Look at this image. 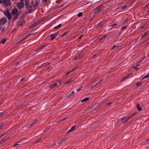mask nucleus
I'll return each mask as SVG.
<instances>
[{
	"instance_id": "nucleus-22",
	"label": "nucleus",
	"mask_w": 149,
	"mask_h": 149,
	"mask_svg": "<svg viewBox=\"0 0 149 149\" xmlns=\"http://www.w3.org/2000/svg\"><path fill=\"white\" fill-rule=\"evenodd\" d=\"M73 81V80L72 79H70L68 81H66L64 83V85H66L68 83H70V82H71V81Z\"/></svg>"
},
{
	"instance_id": "nucleus-47",
	"label": "nucleus",
	"mask_w": 149,
	"mask_h": 149,
	"mask_svg": "<svg viewBox=\"0 0 149 149\" xmlns=\"http://www.w3.org/2000/svg\"><path fill=\"white\" fill-rule=\"evenodd\" d=\"M26 38H27L26 37V36H25L24 38H22L21 40L19 41V42H21L22 40H25V39H26Z\"/></svg>"
},
{
	"instance_id": "nucleus-62",
	"label": "nucleus",
	"mask_w": 149,
	"mask_h": 149,
	"mask_svg": "<svg viewBox=\"0 0 149 149\" xmlns=\"http://www.w3.org/2000/svg\"><path fill=\"white\" fill-rule=\"evenodd\" d=\"M6 134V133H4V134H2L1 135V137H2L3 136L5 135Z\"/></svg>"
},
{
	"instance_id": "nucleus-29",
	"label": "nucleus",
	"mask_w": 149,
	"mask_h": 149,
	"mask_svg": "<svg viewBox=\"0 0 149 149\" xmlns=\"http://www.w3.org/2000/svg\"><path fill=\"white\" fill-rule=\"evenodd\" d=\"M6 41V40L5 39H2L1 42H0V43H2L3 44H4Z\"/></svg>"
},
{
	"instance_id": "nucleus-48",
	"label": "nucleus",
	"mask_w": 149,
	"mask_h": 149,
	"mask_svg": "<svg viewBox=\"0 0 149 149\" xmlns=\"http://www.w3.org/2000/svg\"><path fill=\"white\" fill-rule=\"evenodd\" d=\"M35 31V30H32L31 32L29 33H31V35L33 34V33Z\"/></svg>"
},
{
	"instance_id": "nucleus-31",
	"label": "nucleus",
	"mask_w": 149,
	"mask_h": 149,
	"mask_svg": "<svg viewBox=\"0 0 149 149\" xmlns=\"http://www.w3.org/2000/svg\"><path fill=\"white\" fill-rule=\"evenodd\" d=\"M103 25V24L102 23L100 24H99L97 25L96 27L97 29L100 28L101 26H102Z\"/></svg>"
},
{
	"instance_id": "nucleus-9",
	"label": "nucleus",
	"mask_w": 149,
	"mask_h": 149,
	"mask_svg": "<svg viewBox=\"0 0 149 149\" xmlns=\"http://www.w3.org/2000/svg\"><path fill=\"white\" fill-rule=\"evenodd\" d=\"M25 4L26 8H32V6L29 4V1H26Z\"/></svg>"
},
{
	"instance_id": "nucleus-28",
	"label": "nucleus",
	"mask_w": 149,
	"mask_h": 149,
	"mask_svg": "<svg viewBox=\"0 0 149 149\" xmlns=\"http://www.w3.org/2000/svg\"><path fill=\"white\" fill-rule=\"evenodd\" d=\"M127 27V25L125 26H123L121 28V30H122L121 31V32L122 31V30H124Z\"/></svg>"
},
{
	"instance_id": "nucleus-44",
	"label": "nucleus",
	"mask_w": 149,
	"mask_h": 149,
	"mask_svg": "<svg viewBox=\"0 0 149 149\" xmlns=\"http://www.w3.org/2000/svg\"><path fill=\"white\" fill-rule=\"evenodd\" d=\"M49 128H48V127H47V128H46L44 130H43V132H46L47 131V130H48L49 129Z\"/></svg>"
},
{
	"instance_id": "nucleus-50",
	"label": "nucleus",
	"mask_w": 149,
	"mask_h": 149,
	"mask_svg": "<svg viewBox=\"0 0 149 149\" xmlns=\"http://www.w3.org/2000/svg\"><path fill=\"white\" fill-rule=\"evenodd\" d=\"M100 81L98 82L97 83L95 84L94 85V86H95V87L96 86L100 84Z\"/></svg>"
},
{
	"instance_id": "nucleus-43",
	"label": "nucleus",
	"mask_w": 149,
	"mask_h": 149,
	"mask_svg": "<svg viewBox=\"0 0 149 149\" xmlns=\"http://www.w3.org/2000/svg\"><path fill=\"white\" fill-rule=\"evenodd\" d=\"M126 119V117L125 116H124V117H122L121 118V120L123 121V123H123V121H125L124 120L125 119Z\"/></svg>"
},
{
	"instance_id": "nucleus-10",
	"label": "nucleus",
	"mask_w": 149,
	"mask_h": 149,
	"mask_svg": "<svg viewBox=\"0 0 149 149\" xmlns=\"http://www.w3.org/2000/svg\"><path fill=\"white\" fill-rule=\"evenodd\" d=\"M25 23L24 21V19H20L19 22L18 24L19 26H22Z\"/></svg>"
},
{
	"instance_id": "nucleus-55",
	"label": "nucleus",
	"mask_w": 149,
	"mask_h": 149,
	"mask_svg": "<svg viewBox=\"0 0 149 149\" xmlns=\"http://www.w3.org/2000/svg\"><path fill=\"white\" fill-rule=\"evenodd\" d=\"M136 114V112L134 113L133 114L131 115V116H132V117H134Z\"/></svg>"
},
{
	"instance_id": "nucleus-52",
	"label": "nucleus",
	"mask_w": 149,
	"mask_h": 149,
	"mask_svg": "<svg viewBox=\"0 0 149 149\" xmlns=\"http://www.w3.org/2000/svg\"><path fill=\"white\" fill-rule=\"evenodd\" d=\"M116 24H112L111 25V26H112V27H115L116 25Z\"/></svg>"
},
{
	"instance_id": "nucleus-23",
	"label": "nucleus",
	"mask_w": 149,
	"mask_h": 149,
	"mask_svg": "<svg viewBox=\"0 0 149 149\" xmlns=\"http://www.w3.org/2000/svg\"><path fill=\"white\" fill-rule=\"evenodd\" d=\"M19 143H21L20 141L17 142L14 145V147H17L19 145Z\"/></svg>"
},
{
	"instance_id": "nucleus-24",
	"label": "nucleus",
	"mask_w": 149,
	"mask_h": 149,
	"mask_svg": "<svg viewBox=\"0 0 149 149\" xmlns=\"http://www.w3.org/2000/svg\"><path fill=\"white\" fill-rule=\"evenodd\" d=\"M65 139H63L62 140H60V141H58L57 143V144H58V145H59V144H60L61 143H62V142H63V141H65Z\"/></svg>"
},
{
	"instance_id": "nucleus-32",
	"label": "nucleus",
	"mask_w": 149,
	"mask_h": 149,
	"mask_svg": "<svg viewBox=\"0 0 149 149\" xmlns=\"http://www.w3.org/2000/svg\"><path fill=\"white\" fill-rule=\"evenodd\" d=\"M149 77V74H147V75L145 76L144 77L142 78V79L141 80H142L143 79H145V78H147L148 77Z\"/></svg>"
},
{
	"instance_id": "nucleus-25",
	"label": "nucleus",
	"mask_w": 149,
	"mask_h": 149,
	"mask_svg": "<svg viewBox=\"0 0 149 149\" xmlns=\"http://www.w3.org/2000/svg\"><path fill=\"white\" fill-rule=\"evenodd\" d=\"M131 75V74H130L127 76H125V77H124L122 79V80L123 81H124V80L126 79H127L128 78H129L130 77V76Z\"/></svg>"
},
{
	"instance_id": "nucleus-16",
	"label": "nucleus",
	"mask_w": 149,
	"mask_h": 149,
	"mask_svg": "<svg viewBox=\"0 0 149 149\" xmlns=\"http://www.w3.org/2000/svg\"><path fill=\"white\" fill-rule=\"evenodd\" d=\"M76 126H74L72 127L71 129L67 131L68 133H69L73 130L76 128Z\"/></svg>"
},
{
	"instance_id": "nucleus-34",
	"label": "nucleus",
	"mask_w": 149,
	"mask_h": 149,
	"mask_svg": "<svg viewBox=\"0 0 149 149\" xmlns=\"http://www.w3.org/2000/svg\"><path fill=\"white\" fill-rule=\"evenodd\" d=\"M68 33V32H65L64 33L63 35H62L60 36L61 38H63L65 36V35Z\"/></svg>"
},
{
	"instance_id": "nucleus-54",
	"label": "nucleus",
	"mask_w": 149,
	"mask_h": 149,
	"mask_svg": "<svg viewBox=\"0 0 149 149\" xmlns=\"http://www.w3.org/2000/svg\"><path fill=\"white\" fill-rule=\"evenodd\" d=\"M3 126V124H2L0 126V130L2 129Z\"/></svg>"
},
{
	"instance_id": "nucleus-6",
	"label": "nucleus",
	"mask_w": 149,
	"mask_h": 149,
	"mask_svg": "<svg viewBox=\"0 0 149 149\" xmlns=\"http://www.w3.org/2000/svg\"><path fill=\"white\" fill-rule=\"evenodd\" d=\"M18 13H21V12L20 11L19 12L16 8H14L11 11L12 15H14Z\"/></svg>"
},
{
	"instance_id": "nucleus-49",
	"label": "nucleus",
	"mask_w": 149,
	"mask_h": 149,
	"mask_svg": "<svg viewBox=\"0 0 149 149\" xmlns=\"http://www.w3.org/2000/svg\"><path fill=\"white\" fill-rule=\"evenodd\" d=\"M100 81L98 82L97 83L95 84L94 85V86H95V87L96 86L100 84Z\"/></svg>"
},
{
	"instance_id": "nucleus-36",
	"label": "nucleus",
	"mask_w": 149,
	"mask_h": 149,
	"mask_svg": "<svg viewBox=\"0 0 149 149\" xmlns=\"http://www.w3.org/2000/svg\"><path fill=\"white\" fill-rule=\"evenodd\" d=\"M7 140H8V139H6L3 140H2L0 142V144L1 143H3L5 142V141H6Z\"/></svg>"
},
{
	"instance_id": "nucleus-42",
	"label": "nucleus",
	"mask_w": 149,
	"mask_h": 149,
	"mask_svg": "<svg viewBox=\"0 0 149 149\" xmlns=\"http://www.w3.org/2000/svg\"><path fill=\"white\" fill-rule=\"evenodd\" d=\"M33 11L32 8H30V9L28 10V12L29 13H31Z\"/></svg>"
},
{
	"instance_id": "nucleus-45",
	"label": "nucleus",
	"mask_w": 149,
	"mask_h": 149,
	"mask_svg": "<svg viewBox=\"0 0 149 149\" xmlns=\"http://www.w3.org/2000/svg\"><path fill=\"white\" fill-rule=\"evenodd\" d=\"M117 47V46L115 45H114L113 46V47L112 48V49H111V50H113L114 49H116V48Z\"/></svg>"
},
{
	"instance_id": "nucleus-37",
	"label": "nucleus",
	"mask_w": 149,
	"mask_h": 149,
	"mask_svg": "<svg viewBox=\"0 0 149 149\" xmlns=\"http://www.w3.org/2000/svg\"><path fill=\"white\" fill-rule=\"evenodd\" d=\"M77 67H76L75 68H74L73 69H72L71 71H69L67 74H69L70 72H72L73 71H74V70H75L76 69V68H77Z\"/></svg>"
},
{
	"instance_id": "nucleus-3",
	"label": "nucleus",
	"mask_w": 149,
	"mask_h": 149,
	"mask_svg": "<svg viewBox=\"0 0 149 149\" xmlns=\"http://www.w3.org/2000/svg\"><path fill=\"white\" fill-rule=\"evenodd\" d=\"M7 21V19L6 17H3L0 19V24L1 25H4L6 24Z\"/></svg>"
},
{
	"instance_id": "nucleus-26",
	"label": "nucleus",
	"mask_w": 149,
	"mask_h": 149,
	"mask_svg": "<svg viewBox=\"0 0 149 149\" xmlns=\"http://www.w3.org/2000/svg\"><path fill=\"white\" fill-rule=\"evenodd\" d=\"M88 100H89V98L88 97H87V98H84V99H82V100H81V102H83L85 101H87Z\"/></svg>"
},
{
	"instance_id": "nucleus-58",
	"label": "nucleus",
	"mask_w": 149,
	"mask_h": 149,
	"mask_svg": "<svg viewBox=\"0 0 149 149\" xmlns=\"http://www.w3.org/2000/svg\"><path fill=\"white\" fill-rule=\"evenodd\" d=\"M4 112H0V117L3 114Z\"/></svg>"
},
{
	"instance_id": "nucleus-11",
	"label": "nucleus",
	"mask_w": 149,
	"mask_h": 149,
	"mask_svg": "<svg viewBox=\"0 0 149 149\" xmlns=\"http://www.w3.org/2000/svg\"><path fill=\"white\" fill-rule=\"evenodd\" d=\"M21 14V13H18L14 15L15 16L13 19V22H14V21L16 20L18 18L19 16Z\"/></svg>"
},
{
	"instance_id": "nucleus-64",
	"label": "nucleus",
	"mask_w": 149,
	"mask_h": 149,
	"mask_svg": "<svg viewBox=\"0 0 149 149\" xmlns=\"http://www.w3.org/2000/svg\"><path fill=\"white\" fill-rule=\"evenodd\" d=\"M24 80V78H22V79H21L20 80V82H21V81H23Z\"/></svg>"
},
{
	"instance_id": "nucleus-61",
	"label": "nucleus",
	"mask_w": 149,
	"mask_h": 149,
	"mask_svg": "<svg viewBox=\"0 0 149 149\" xmlns=\"http://www.w3.org/2000/svg\"><path fill=\"white\" fill-rule=\"evenodd\" d=\"M112 102H110L107 103V105H110V104H112Z\"/></svg>"
},
{
	"instance_id": "nucleus-2",
	"label": "nucleus",
	"mask_w": 149,
	"mask_h": 149,
	"mask_svg": "<svg viewBox=\"0 0 149 149\" xmlns=\"http://www.w3.org/2000/svg\"><path fill=\"white\" fill-rule=\"evenodd\" d=\"M3 13L9 20L11 19V15L8 10H4Z\"/></svg>"
},
{
	"instance_id": "nucleus-41",
	"label": "nucleus",
	"mask_w": 149,
	"mask_h": 149,
	"mask_svg": "<svg viewBox=\"0 0 149 149\" xmlns=\"http://www.w3.org/2000/svg\"><path fill=\"white\" fill-rule=\"evenodd\" d=\"M61 25V24H59L57 26H55L54 27V29H56L58 28V27H60Z\"/></svg>"
},
{
	"instance_id": "nucleus-5",
	"label": "nucleus",
	"mask_w": 149,
	"mask_h": 149,
	"mask_svg": "<svg viewBox=\"0 0 149 149\" xmlns=\"http://www.w3.org/2000/svg\"><path fill=\"white\" fill-rule=\"evenodd\" d=\"M2 3H3L6 6H10L11 5V3L8 0H3L2 1Z\"/></svg>"
},
{
	"instance_id": "nucleus-12",
	"label": "nucleus",
	"mask_w": 149,
	"mask_h": 149,
	"mask_svg": "<svg viewBox=\"0 0 149 149\" xmlns=\"http://www.w3.org/2000/svg\"><path fill=\"white\" fill-rule=\"evenodd\" d=\"M37 122V120L35 121L32 123H31L28 125H27L26 127L27 128H30L32 126H33Z\"/></svg>"
},
{
	"instance_id": "nucleus-46",
	"label": "nucleus",
	"mask_w": 149,
	"mask_h": 149,
	"mask_svg": "<svg viewBox=\"0 0 149 149\" xmlns=\"http://www.w3.org/2000/svg\"><path fill=\"white\" fill-rule=\"evenodd\" d=\"M146 7L148 10V12L149 13V3L146 5Z\"/></svg>"
},
{
	"instance_id": "nucleus-60",
	"label": "nucleus",
	"mask_w": 149,
	"mask_h": 149,
	"mask_svg": "<svg viewBox=\"0 0 149 149\" xmlns=\"http://www.w3.org/2000/svg\"><path fill=\"white\" fill-rule=\"evenodd\" d=\"M63 121V119H62L60 120H59L58 122V123H61Z\"/></svg>"
},
{
	"instance_id": "nucleus-21",
	"label": "nucleus",
	"mask_w": 149,
	"mask_h": 149,
	"mask_svg": "<svg viewBox=\"0 0 149 149\" xmlns=\"http://www.w3.org/2000/svg\"><path fill=\"white\" fill-rule=\"evenodd\" d=\"M143 83L141 81H140L139 82H138L136 83V86L138 87H139L141 85L143 84Z\"/></svg>"
},
{
	"instance_id": "nucleus-1",
	"label": "nucleus",
	"mask_w": 149,
	"mask_h": 149,
	"mask_svg": "<svg viewBox=\"0 0 149 149\" xmlns=\"http://www.w3.org/2000/svg\"><path fill=\"white\" fill-rule=\"evenodd\" d=\"M103 7L102 5L97 7L95 8L93 14L95 15L97 13L101 12V11L103 10Z\"/></svg>"
},
{
	"instance_id": "nucleus-19",
	"label": "nucleus",
	"mask_w": 149,
	"mask_h": 149,
	"mask_svg": "<svg viewBox=\"0 0 149 149\" xmlns=\"http://www.w3.org/2000/svg\"><path fill=\"white\" fill-rule=\"evenodd\" d=\"M132 118V116H131V115L127 118L126 120H125V121H123V123H125L127 122L128 120Z\"/></svg>"
},
{
	"instance_id": "nucleus-63",
	"label": "nucleus",
	"mask_w": 149,
	"mask_h": 149,
	"mask_svg": "<svg viewBox=\"0 0 149 149\" xmlns=\"http://www.w3.org/2000/svg\"><path fill=\"white\" fill-rule=\"evenodd\" d=\"M81 89V88H79L78 89H77V90L78 91H79Z\"/></svg>"
},
{
	"instance_id": "nucleus-8",
	"label": "nucleus",
	"mask_w": 149,
	"mask_h": 149,
	"mask_svg": "<svg viewBox=\"0 0 149 149\" xmlns=\"http://www.w3.org/2000/svg\"><path fill=\"white\" fill-rule=\"evenodd\" d=\"M21 3H18V6L21 5L22 7L24 5V3H25L27 1H29V0H20Z\"/></svg>"
},
{
	"instance_id": "nucleus-56",
	"label": "nucleus",
	"mask_w": 149,
	"mask_h": 149,
	"mask_svg": "<svg viewBox=\"0 0 149 149\" xmlns=\"http://www.w3.org/2000/svg\"><path fill=\"white\" fill-rule=\"evenodd\" d=\"M136 114V112L134 113L133 114L131 115V116H132V117H134Z\"/></svg>"
},
{
	"instance_id": "nucleus-30",
	"label": "nucleus",
	"mask_w": 149,
	"mask_h": 149,
	"mask_svg": "<svg viewBox=\"0 0 149 149\" xmlns=\"http://www.w3.org/2000/svg\"><path fill=\"white\" fill-rule=\"evenodd\" d=\"M148 34H149V33L147 32H145L144 33V35L142 36L141 37V38H143V37H145L146 35Z\"/></svg>"
},
{
	"instance_id": "nucleus-7",
	"label": "nucleus",
	"mask_w": 149,
	"mask_h": 149,
	"mask_svg": "<svg viewBox=\"0 0 149 149\" xmlns=\"http://www.w3.org/2000/svg\"><path fill=\"white\" fill-rule=\"evenodd\" d=\"M39 0H34L32 1V4L34 7H36L38 4Z\"/></svg>"
},
{
	"instance_id": "nucleus-40",
	"label": "nucleus",
	"mask_w": 149,
	"mask_h": 149,
	"mask_svg": "<svg viewBox=\"0 0 149 149\" xmlns=\"http://www.w3.org/2000/svg\"><path fill=\"white\" fill-rule=\"evenodd\" d=\"M106 36H107V35L106 34L104 35L101 38H100L99 40H102L103 39H104V38H105L106 37Z\"/></svg>"
},
{
	"instance_id": "nucleus-38",
	"label": "nucleus",
	"mask_w": 149,
	"mask_h": 149,
	"mask_svg": "<svg viewBox=\"0 0 149 149\" xmlns=\"http://www.w3.org/2000/svg\"><path fill=\"white\" fill-rule=\"evenodd\" d=\"M83 15V13L81 12H79V13L77 15V16L78 17H80L81 16Z\"/></svg>"
},
{
	"instance_id": "nucleus-39",
	"label": "nucleus",
	"mask_w": 149,
	"mask_h": 149,
	"mask_svg": "<svg viewBox=\"0 0 149 149\" xmlns=\"http://www.w3.org/2000/svg\"><path fill=\"white\" fill-rule=\"evenodd\" d=\"M6 30H7V29H6V28H3L2 29V31L1 32V33H3V32H5L6 31Z\"/></svg>"
},
{
	"instance_id": "nucleus-59",
	"label": "nucleus",
	"mask_w": 149,
	"mask_h": 149,
	"mask_svg": "<svg viewBox=\"0 0 149 149\" xmlns=\"http://www.w3.org/2000/svg\"><path fill=\"white\" fill-rule=\"evenodd\" d=\"M146 58V57H144L143 58L141 59V60L139 61V62L141 61L142 60H144Z\"/></svg>"
},
{
	"instance_id": "nucleus-33",
	"label": "nucleus",
	"mask_w": 149,
	"mask_h": 149,
	"mask_svg": "<svg viewBox=\"0 0 149 149\" xmlns=\"http://www.w3.org/2000/svg\"><path fill=\"white\" fill-rule=\"evenodd\" d=\"M42 138H40L38 140H36L35 142L36 143H38L40 141L42 140Z\"/></svg>"
},
{
	"instance_id": "nucleus-15",
	"label": "nucleus",
	"mask_w": 149,
	"mask_h": 149,
	"mask_svg": "<svg viewBox=\"0 0 149 149\" xmlns=\"http://www.w3.org/2000/svg\"><path fill=\"white\" fill-rule=\"evenodd\" d=\"M46 46V45L45 44H44L41 46H40L37 48V50L38 51L42 48L45 47Z\"/></svg>"
},
{
	"instance_id": "nucleus-4",
	"label": "nucleus",
	"mask_w": 149,
	"mask_h": 149,
	"mask_svg": "<svg viewBox=\"0 0 149 149\" xmlns=\"http://www.w3.org/2000/svg\"><path fill=\"white\" fill-rule=\"evenodd\" d=\"M59 31H58L54 34L49 35V36L51 40H53L58 35Z\"/></svg>"
},
{
	"instance_id": "nucleus-57",
	"label": "nucleus",
	"mask_w": 149,
	"mask_h": 149,
	"mask_svg": "<svg viewBox=\"0 0 149 149\" xmlns=\"http://www.w3.org/2000/svg\"><path fill=\"white\" fill-rule=\"evenodd\" d=\"M136 114V112L134 113L133 114L131 115V116H132V117H134Z\"/></svg>"
},
{
	"instance_id": "nucleus-35",
	"label": "nucleus",
	"mask_w": 149,
	"mask_h": 149,
	"mask_svg": "<svg viewBox=\"0 0 149 149\" xmlns=\"http://www.w3.org/2000/svg\"><path fill=\"white\" fill-rule=\"evenodd\" d=\"M128 7L127 5H125L123 6L122 7V10H125L126 8Z\"/></svg>"
},
{
	"instance_id": "nucleus-13",
	"label": "nucleus",
	"mask_w": 149,
	"mask_h": 149,
	"mask_svg": "<svg viewBox=\"0 0 149 149\" xmlns=\"http://www.w3.org/2000/svg\"><path fill=\"white\" fill-rule=\"evenodd\" d=\"M58 85V84L57 83H55L54 84H51L49 85V87L51 88H52Z\"/></svg>"
},
{
	"instance_id": "nucleus-14",
	"label": "nucleus",
	"mask_w": 149,
	"mask_h": 149,
	"mask_svg": "<svg viewBox=\"0 0 149 149\" xmlns=\"http://www.w3.org/2000/svg\"><path fill=\"white\" fill-rule=\"evenodd\" d=\"M139 105V103L137 104H136V106L139 111H140L142 109V108L140 107Z\"/></svg>"
},
{
	"instance_id": "nucleus-17",
	"label": "nucleus",
	"mask_w": 149,
	"mask_h": 149,
	"mask_svg": "<svg viewBox=\"0 0 149 149\" xmlns=\"http://www.w3.org/2000/svg\"><path fill=\"white\" fill-rule=\"evenodd\" d=\"M38 24V22H36L34 24H33L32 25H31L30 26V28H32L33 27H34L35 26H36Z\"/></svg>"
},
{
	"instance_id": "nucleus-53",
	"label": "nucleus",
	"mask_w": 149,
	"mask_h": 149,
	"mask_svg": "<svg viewBox=\"0 0 149 149\" xmlns=\"http://www.w3.org/2000/svg\"><path fill=\"white\" fill-rule=\"evenodd\" d=\"M31 35V33H29L26 36H25L27 38L28 37H29V36H30Z\"/></svg>"
},
{
	"instance_id": "nucleus-20",
	"label": "nucleus",
	"mask_w": 149,
	"mask_h": 149,
	"mask_svg": "<svg viewBox=\"0 0 149 149\" xmlns=\"http://www.w3.org/2000/svg\"><path fill=\"white\" fill-rule=\"evenodd\" d=\"M96 104H95V105H93V106H91L89 107L88 108V110H90V109H95V105Z\"/></svg>"
},
{
	"instance_id": "nucleus-18",
	"label": "nucleus",
	"mask_w": 149,
	"mask_h": 149,
	"mask_svg": "<svg viewBox=\"0 0 149 149\" xmlns=\"http://www.w3.org/2000/svg\"><path fill=\"white\" fill-rule=\"evenodd\" d=\"M75 93V91H72L71 93H69V94L67 95V98H68L70 97L71 96L72 94H74Z\"/></svg>"
},
{
	"instance_id": "nucleus-51",
	"label": "nucleus",
	"mask_w": 149,
	"mask_h": 149,
	"mask_svg": "<svg viewBox=\"0 0 149 149\" xmlns=\"http://www.w3.org/2000/svg\"><path fill=\"white\" fill-rule=\"evenodd\" d=\"M100 81L98 82L97 83L95 84L94 85V86H95V87L96 86L100 84Z\"/></svg>"
},
{
	"instance_id": "nucleus-27",
	"label": "nucleus",
	"mask_w": 149,
	"mask_h": 149,
	"mask_svg": "<svg viewBox=\"0 0 149 149\" xmlns=\"http://www.w3.org/2000/svg\"><path fill=\"white\" fill-rule=\"evenodd\" d=\"M81 57V56L80 55H79L78 56H77L74 58L75 60H76L78 59H80Z\"/></svg>"
}]
</instances>
